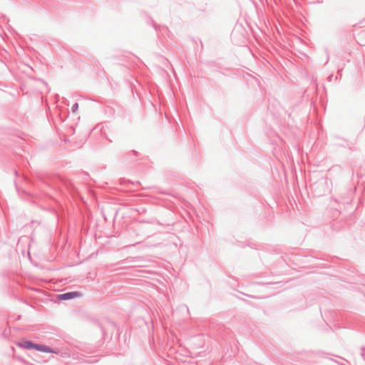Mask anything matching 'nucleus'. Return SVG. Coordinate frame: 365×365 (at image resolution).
Returning a JSON list of instances; mask_svg holds the SVG:
<instances>
[{"label":"nucleus","mask_w":365,"mask_h":365,"mask_svg":"<svg viewBox=\"0 0 365 365\" xmlns=\"http://www.w3.org/2000/svg\"><path fill=\"white\" fill-rule=\"evenodd\" d=\"M78 108V103H75L71 107V110L73 113H75L77 111Z\"/></svg>","instance_id":"4"},{"label":"nucleus","mask_w":365,"mask_h":365,"mask_svg":"<svg viewBox=\"0 0 365 365\" xmlns=\"http://www.w3.org/2000/svg\"><path fill=\"white\" fill-rule=\"evenodd\" d=\"M80 295L81 294L78 292H70L59 294L58 299L61 300H68Z\"/></svg>","instance_id":"2"},{"label":"nucleus","mask_w":365,"mask_h":365,"mask_svg":"<svg viewBox=\"0 0 365 365\" xmlns=\"http://www.w3.org/2000/svg\"><path fill=\"white\" fill-rule=\"evenodd\" d=\"M18 346L23 348L24 349H35L36 344L34 343L31 341L23 340L21 342L17 344Z\"/></svg>","instance_id":"1"},{"label":"nucleus","mask_w":365,"mask_h":365,"mask_svg":"<svg viewBox=\"0 0 365 365\" xmlns=\"http://www.w3.org/2000/svg\"><path fill=\"white\" fill-rule=\"evenodd\" d=\"M36 350L44 353H56V351L51 347L39 344H36Z\"/></svg>","instance_id":"3"}]
</instances>
